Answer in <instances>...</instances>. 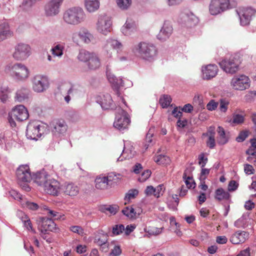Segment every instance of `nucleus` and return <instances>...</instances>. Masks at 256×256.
I'll use <instances>...</instances> for the list:
<instances>
[{
    "instance_id": "1",
    "label": "nucleus",
    "mask_w": 256,
    "mask_h": 256,
    "mask_svg": "<svg viewBox=\"0 0 256 256\" xmlns=\"http://www.w3.org/2000/svg\"><path fill=\"white\" fill-rule=\"evenodd\" d=\"M87 16L84 9L78 6L66 9L63 13L62 20L68 25L78 26L86 21Z\"/></svg>"
},
{
    "instance_id": "2",
    "label": "nucleus",
    "mask_w": 256,
    "mask_h": 256,
    "mask_svg": "<svg viewBox=\"0 0 256 256\" xmlns=\"http://www.w3.org/2000/svg\"><path fill=\"white\" fill-rule=\"evenodd\" d=\"M132 52L136 56L146 60L152 61L157 54L156 46L150 42H140L132 48Z\"/></svg>"
},
{
    "instance_id": "3",
    "label": "nucleus",
    "mask_w": 256,
    "mask_h": 256,
    "mask_svg": "<svg viewBox=\"0 0 256 256\" xmlns=\"http://www.w3.org/2000/svg\"><path fill=\"white\" fill-rule=\"evenodd\" d=\"M16 176L18 184L24 190L30 191V188L28 182H30L32 180V175L28 166L26 164L20 166L16 170Z\"/></svg>"
},
{
    "instance_id": "4",
    "label": "nucleus",
    "mask_w": 256,
    "mask_h": 256,
    "mask_svg": "<svg viewBox=\"0 0 256 256\" xmlns=\"http://www.w3.org/2000/svg\"><path fill=\"white\" fill-rule=\"evenodd\" d=\"M47 128L38 121L30 122L27 126L26 136L28 139L37 140L46 131Z\"/></svg>"
},
{
    "instance_id": "5",
    "label": "nucleus",
    "mask_w": 256,
    "mask_h": 256,
    "mask_svg": "<svg viewBox=\"0 0 256 256\" xmlns=\"http://www.w3.org/2000/svg\"><path fill=\"white\" fill-rule=\"evenodd\" d=\"M29 116L27 109L23 105H18L15 106L8 114V122L12 127L16 126L14 120L22 122L28 118Z\"/></svg>"
},
{
    "instance_id": "6",
    "label": "nucleus",
    "mask_w": 256,
    "mask_h": 256,
    "mask_svg": "<svg viewBox=\"0 0 256 256\" xmlns=\"http://www.w3.org/2000/svg\"><path fill=\"white\" fill-rule=\"evenodd\" d=\"M30 70L24 64L16 62L10 68L11 76L16 81H24L30 76Z\"/></svg>"
},
{
    "instance_id": "7",
    "label": "nucleus",
    "mask_w": 256,
    "mask_h": 256,
    "mask_svg": "<svg viewBox=\"0 0 256 256\" xmlns=\"http://www.w3.org/2000/svg\"><path fill=\"white\" fill-rule=\"evenodd\" d=\"M236 1H212L210 12L212 15H216L224 10L236 8Z\"/></svg>"
},
{
    "instance_id": "8",
    "label": "nucleus",
    "mask_w": 256,
    "mask_h": 256,
    "mask_svg": "<svg viewBox=\"0 0 256 256\" xmlns=\"http://www.w3.org/2000/svg\"><path fill=\"white\" fill-rule=\"evenodd\" d=\"M112 25L111 18L105 14H99L96 23L97 31L104 35H107L110 32Z\"/></svg>"
},
{
    "instance_id": "9",
    "label": "nucleus",
    "mask_w": 256,
    "mask_h": 256,
    "mask_svg": "<svg viewBox=\"0 0 256 256\" xmlns=\"http://www.w3.org/2000/svg\"><path fill=\"white\" fill-rule=\"evenodd\" d=\"M240 64V60L235 56H231L228 59L226 58L219 62L220 67L224 72L231 74L238 70Z\"/></svg>"
},
{
    "instance_id": "10",
    "label": "nucleus",
    "mask_w": 256,
    "mask_h": 256,
    "mask_svg": "<svg viewBox=\"0 0 256 256\" xmlns=\"http://www.w3.org/2000/svg\"><path fill=\"white\" fill-rule=\"evenodd\" d=\"M32 88L34 92L41 93L48 88L49 81L47 76L42 75H35L32 79Z\"/></svg>"
},
{
    "instance_id": "11",
    "label": "nucleus",
    "mask_w": 256,
    "mask_h": 256,
    "mask_svg": "<svg viewBox=\"0 0 256 256\" xmlns=\"http://www.w3.org/2000/svg\"><path fill=\"white\" fill-rule=\"evenodd\" d=\"M12 57L16 60H26L31 54V48L28 44L19 43L14 48Z\"/></svg>"
},
{
    "instance_id": "12",
    "label": "nucleus",
    "mask_w": 256,
    "mask_h": 256,
    "mask_svg": "<svg viewBox=\"0 0 256 256\" xmlns=\"http://www.w3.org/2000/svg\"><path fill=\"white\" fill-rule=\"evenodd\" d=\"M119 112L116 116L114 126L122 131L128 128L130 120L127 112L123 110H119Z\"/></svg>"
},
{
    "instance_id": "13",
    "label": "nucleus",
    "mask_w": 256,
    "mask_h": 256,
    "mask_svg": "<svg viewBox=\"0 0 256 256\" xmlns=\"http://www.w3.org/2000/svg\"><path fill=\"white\" fill-rule=\"evenodd\" d=\"M123 48L122 44L116 40L108 38L103 46V52L108 58H111L114 50L118 52L122 50Z\"/></svg>"
},
{
    "instance_id": "14",
    "label": "nucleus",
    "mask_w": 256,
    "mask_h": 256,
    "mask_svg": "<svg viewBox=\"0 0 256 256\" xmlns=\"http://www.w3.org/2000/svg\"><path fill=\"white\" fill-rule=\"evenodd\" d=\"M239 16L240 24L244 26L250 24L252 18L254 16L256 10L251 7H246L236 10Z\"/></svg>"
},
{
    "instance_id": "15",
    "label": "nucleus",
    "mask_w": 256,
    "mask_h": 256,
    "mask_svg": "<svg viewBox=\"0 0 256 256\" xmlns=\"http://www.w3.org/2000/svg\"><path fill=\"white\" fill-rule=\"evenodd\" d=\"M250 78L245 75L234 76L230 82L231 86L234 89L238 90H243L248 88L250 86Z\"/></svg>"
},
{
    "instance_id": "16",
    "label": "nucleus",
    "mask_w": 256,
    "mask_h": 256,
    "mask_svg": "<svg viewBox=\"0 0 256 256\" xmlns=\"http://www.w3.org/2000/svg\"><path fill=\"white\" fill-rule=\"evenodd\" d=\"M62 1H48L44 5V14L46 16H54L60 12Z\"/></svg>"
},
{
    "instance_id": "17",
    "label": "nucleus",
    "mask_w": 256,
    "mask_h": 256,
    "mask_svg": "<svg viewBox=\"0 0 256 256\" xmlns=\"http://www.w3.org/2000/svg\"><path fill=\"white\" fill-rule=\"evenodd\" d=\"M106 75L108 80L112 84L114 90H116V94L118 97L120 98L122 102L125 104L126 102L122 96H120V93L118 90L120 87L124 86L122 80L120 78H116L114 74L108 71L106 72Z\"/></svg>"
},
{
    "instance_id": "18",
    "label": "nucleus",
    "mask_w": 256,
    "mask_h": 256,
    "mask_svg": "<svg viewBox=\"0 0 256 256\" xmlns=\"http://www.w3.org/2000/svg\"><path fill=\"white\" fill-rule=\"evenodd\" d=\"M96 101L104 110H112L116 108L111 96L108 94H100L96 96Z\"/></svg>"
},
{
    "instance_id": "19",
    "label": "nucleus",
    "mask_w": 256,
    "mask_h": 256,
    "mask_svg": "<svg viewBox=\"0 0 256 256\" xmlns=\"http://www.w3.org/2000/svg\"><path fill=\"white\" fill-rule=\"evenodd\" d=\"M94 36L88 30L86 29H82L78 32H76L72 34V41L78 44L80 40L86 44H89L93 40Z\"/></svg>"
},
{
    "instance_id": "20",
    "label": "nucleus",
    "mask_w": 256,
    "mask_h": 256,
    "mask_svg": "<svg viewBox=\"0 0 256 256\" xmlns=\"http://www.w3.org/2000/svg\"><path fill=\"white\" fill-rule=\"evenodd\" d=\"M67 129V124L63 120H57L54 122L52 126V134L56 138L64 136Z\"/></svg>"
},
{
    "instance_id": "21",
    "label": "nucleus",
    "mask_w": 256,
    "mask_h": 256,
    "mask_svg": "<svg viewBox=\"0 0 256 256\" xmlns=\"http://www.w3.org/2000/svg\"><path fill=\"white\" fill-rule=\"evenodd\" d=\"M173 32V28L170 22H164L162 28L157 35V38L161 41H165L168 40Z\"/></svg>"
},
{
    "instance_id": "22",
    "label": "nucleus",
    "mask_w": 256,
    "mask_h": 256,
    "mask_svg": "<svg viewBox=\"0 0 256 256\" xmlns=\"http://www.w3.org/2000/svg\"><path fill=\"white\" fill-rule=\"evenodd\" d=\"M59 182L53 178H49L44 186V191L48 194L57 196L60 190Z\"/></svg>"
},
{
    "instance_id": "23",
    "label": "nucleus",
    "mask_w": 256,
    "mask_h": 256,
    "mask_svg": "<svg viewBox=\"0 0 256 256\" xmlns=\"http://www.w3.org/2000/svg\"><path fill=\"white\" fill-rule=\"evenodd\" d=\"M202 78L208 80L216 76L218 72L217 66L214 64H208L202 68Z\"/></svg>"
},
{
    "instance_id": "24",
    "label": "nucleus",
    "mask_w": 256,
    "mask_h": 256,
    "mask_svg": "<svg viewBox=\"0 0 256 256\" xmlns=\"http://www.w3.org/2000/svg\"><path fill=\"white\" fill-rule=\"evenodd\" d=\"M13 32L5 20L0 21V42L13 36Z\"/></svg>"
},
{
    "instance_id": "25",
    "label": "nucleus",
    "mask_w": 256,
    "mask_h": 256,
    "mask_svg": "<svg viewBox=\"0 0 256 256\" xmlns=\"http://www.w3.org/2000/svg\"><path fill=\"white\" fill-rule=\"evenodd\" d=\"M249 234L245 231L238 230L231 236L230 242L234 244L244 243L248 238Z\"/></svg>"
},
{
    "instance_id": "26",
    "label": "nucleus",
    "mask_w": 256,
    "mask_h": 256,
    "mask_svg": "<svg viewBox=\"0 0 256 256\" xmlns=\"http://www.w3.org/2000/svg\"><path fill=\"white\" fill-rule=\"evenodd\" d=\"M112 176H99L95 179V186L97 189L106 190L107 189L110 185V182L112 181L111 179Z\"/></svg>"
},
{
    "instance_id": "27",
    "label": "nucleus",
    "mask_w": 256,
    "mask_h": 256,
    "mask_svg": "<svg viewBox=\"0 0 256 256\" xmlns=\"http://www.w3.org/2000/svg\"><path fill=\"white\" fill-rule=\"evenodd\" d=\"M40 222L42 227L40 230L42 234L44 231L55 232L57 230L56 224L51 218H40Z\"/></svg>"
},
{
    "instance_id": "28",
    "label": "nucleus",
    "mask_w": 256,
    "mask_h": 256,
    "mask_svg": "<svg viewBox=\"0 0 256 256\" xmlns=\"http://www.w3.org/2000/svg\"><path fill=\"white\" fill-rule=\"evenodd\" d=\"M180 22L186 24L188 26L194 25L198 21L196 16L190 12L182 14L180 15Z\"/></svg>"
},
{
    "instance_id": "29",
    "label": "nucleus",
    "mask_w": 256,
    "mask_h": 256,
    "mask_svg": "<svg viewBox=\"0 0 256 256\" xmlns=\"http://www.w3.org/2000/svg\"><path fill=\"white\" fill-rule=\"evenodd\" d=\"M50 176L46 172L42 170L40 172H38L32 175V180L39 186H43L48 180Z\"/></svg>"
},
{
    "instance_id": "30",
    "label": "nucleus",
    "mask_w": 256,
    "mask_h": 256,
    "mask_svg": "<svg viewBox=\"0 0 256 256\" xmlns=\"http://www.w3.org/2000/svg\"><path fill=\"white\" fill-rule=\"evenodd\" d=\"M121 30L124 35L130 36L137 30L136 24L132 20L128 18Z\"/></svg>"
},
{
    "instance_id": "31",
    "label": "nucleus",
    "mask_w": 256,
    "mask_h": 256,
    "mask_svg": "<svg viewBox=\"0 0 256 256\" xmlns=\"http://www.w3.org/2000/svg\"><path fill=\"white\" fill-rule=\"evenodd\" d=\"M64 193L70 196H76L79 192L78 186L72 183L65 184L62 187Z\"/></svg>"
},
{
    "instance_id": "32",
    "label": "nucleus",
    "mask_w": 256,
    "mask_h": 256,
    "mask_svg": "<svg viewBox=\"0 0 256 256\" xmlns=\"http://www.w3.org/2000/svg\"><path fill=\"white\" fill-rule=\"evenodd\" d=\"M84 6L88 12H94L100 8V1H84Z\"/></svg>"
},
{
    "instance_id": "33",
    "label": "nucleus",
    "mask_w": 256,
    "mask_h": 256,
    "mask_svg": "<svg viewBox=\"0 0 256 256\" xmlns=\"http://www.w3.org/2000/svg\"><path fill=\"white\" fill-rule=\"evenodd\" d=\"M88 67L90 70H96L100 66V59L96 54H93L90 60H88Z\"/></svg>"
},
{
    "instance_id": "34",
    "label": "nucleus",
    "mask_w": 256,
    "mask_h": 256,
    "mask_svg": "<svg viewBox=\"0 0 256 256\" xmlns=\"http://www.w3.org/2000/svg\"><path fill=\"white\" fill-rule=\"evenodd\" d=\"M230 197V194L222 188H218L215 192V198L218 201L228 200Z\"/></svg>"
},
{
    "instance_id": "35",
    "label": "nucleus",
    "mask_w": 256,
    "mask_h": 256,
    "mask_svg": "<svg viewBox=\"0 0 256 256\" xmlns=\"http://www.w3.org/2000/svg\"><path fill=\"white\" fill-rule=\"evenodd\" d=\"M217 132L219 136L218 140V144L224 145L226 144L228 141V138L226 136L224 128L220 126H218Z\"/></svg>"
},
{
    "instance_id": "36",
    "label": "nucleus",
    "mask_w": 256,
    "mask_h": 256,
    "mask_svg": "<svg viewBox=\"0 0 256 256\" xmlns=\"http://www.w3.org/2000/svg\"><path fill=\"white\" fill-rule=\"evenodd\" d=\"M64 44H58L52 48L50 51L54 56L61 58L64 54Z\"/></svg>"
},
{
    "instance_id": "37",
    "label": "nucleus",
    "mask_w": 256,
    "mask_h": 256,
    "mask_svg": "<svg viewBox=\"0 0 256 256\" xmlns=\"http://www.w3.org/2000/svg\"><path fill=\"white\" fill-rule=\"evenodd\" d=\"M47 211V214L49 216V218L52 220H64V216L60 213H59L55 210H50L48 208H45Z\"/></svg>"
},
{
    "instance_id": "38",
    "label": "nucleus",
    "mask_w": 256,
    "mask_h": 256,
    "mask_svg": "<svg viewBox=\"0 0 256 256\" xmlns=\"http://www.w3.org/2000/svg\"><path fill=\"white\" fill-rule=\"evenodd\" d=\"M20 216L21 215L22 216L20 219L22 222L24 226L28 230H31L34 233H35V231L32 229V224L30 218L27 216L26 215L24 214L22 212H20L18 214Z\"/></svg>"
},
{
    "instance_id": "39",
    "label": "nucleus",
    "mask_w": 256,
    "mask_h": 256,
    "mask_svg": "<svg viewBox=\"0 0 256 256\" xmlns=\"http://www.w3.org/2000/svg\"><path fill=\"white\" fill-rule=\"evenodd\" d=\"M93 54L90 53L86 50H82L80 51L77 58L81 62H88Z\"/></svg>"
},
{
    "instance_id": "40",
    "label": "nucleus",
    "mask_w": 256,
    "mask_h": 256,
    "mask_svg": "<svg viewBox=\"0 0 256 256\" xmlns=\"http://www.w3.org/2000/svg\"><path fill=\"white\" fill-rule=\"evenodd\" d=\"M122 212L124 215H125L130 218H136L140 214L139 213H138L137 214V213L135 211L134 208L132 207L125 208L124 209L122 210Z\"/></svg>"
},
{
    "instance_id": "41",
    "label": "nucleus",
    "mask_w": 256,
    "mask_h": 256,
    "mask_svg": "<svg viewBox=\"0 0 256 256\" xmlns=\"http://www.w3.org/2000/svg\"><path fill=\"white\" fill-rule=\"evenodd\" d=\"M154 160L158 164L162 165L168 164L170 162L169 157L162 154H160L156 156L154 158Z\"/></svg>"
},
{
    "instance_id": "42",
    "label": "nucleus",
    "mask_w": 256,
    "mask_h": 256,
    "mask_svg": "<svg viewBox=\"0 0 256 256\" xmlns=\"http://www.w3.org/2000/svg\"><path fill=\"white\" fill-rule=\"evenodd\" d=\"M10 90L8 86L2 87L0 88V100L2 102H6L9 98Z\"/></svg>"
},
{
    "instance_id": "43",
    "label": "nucleus",
    "mask_w": 256,
    "mask_h": 256,
    "mask_svg": "<svg viewBox=\"0 0 256 256\" xmlns=\"http://www.w3.org/2000/svg\"><path fill=\"white\" fill-rule=\"evenodd\" d=\"M172 102V98L168 95L164 94L160 99V103L163 108H168Z\"/></svg>"
},
{
    "instance_id": "44",
    "label": "nucleus",
    "mask_w": 256,
    "mask_h": 256,
    "mask_svg": "<svg viewBox=\"0 0 256 256\" xmlns=\"http://www.w3.org/2000/svg\"><path fill=\"white\" fill-rule=\"evenodd\" d=\"M247 220L245 216H242L234 222V226L237 228H244L247 226Z\"/></svg>"
},
{
    "instance_id": "45",
    "label": "nucleus",
    "mask_w": 256,
    "mask_h": 256,
    "mask_svg": "<svg viewBox=\"0 0 256 256\" xmlns=\"http://www.w3.org/2000/svg\"><path fill=\"white\" fill-rule=\"evenodd\" d=\"M65 89L66 90L68 89V95L64 97V100L67 102L68 103L70 100V95L72 94L73 92V88L72 86L68 84H66L62 86V90H63Z\"/></svg>"
},
{
    "instance_id": "46",
    "label": "nucleus",
    "mask_w": 256,
    "mask_h": 256,
    "mask_svg": "<svg viewBox=\"0 0 256 256\" xmlns=\"http://www.w3.org/2000/svg\"><path fill=\"white\" fill-rule=\"evenodd\" d=\"M138 191L136 189H132L126 193L124 200L126 201H130L132 199L134 198L138 194Z\"/></svg>"
},
{
    "instance_id": "47",
    "label": "nucleus",
    "mask_w": 256,
    "mask_h": 256,
    "mask_svg": "<svg viewBox=\"0 0 256 256\" xmlns=\"http://www.w3.org/2000/svg\"><path fill=\"white\" fill-rule=\"evenodd\" d=\"M118 8L122 10H128L132 5V1H116Z\"/></svg>"
},
{
    "instance_id": "48",
    "label": "nucleus",
    "mask_w": 256,
    "mask_h": 256,
    "mask_svg": "<svg viewBox=\"0 0 256 256\" xmlns=\"http://www.w3.org/2000/svg\"><path fill=\"white\" fill-rule=\"evenodd\" d=\"M249 131L248 130H244L241 131L238 136L236 138V140L238 142H244L248 136Z\"/></svg>"
},
{
    "instance_id": "49",
    "label": "nucleus",
    "mask_w": 256,
    "mask_h": 256,
    "mask_svg": "<svg viewBox=\"0 0 256 256\" xmlns=\"http://www.w3.org/2000/svg\"><path fill=\"white\" fill-rule=\"evenodd\" d=\"M220 110L222 112H226L228 106L229 104V101L226 98H222L220 100Z\"/></svg>"
},
{
    "instance_id": "50",
    "label": "nucleus",
    "mask_w": 256,
    "mask_h": 256,
    "mask_svg": "<svg viewBox=\"0 0 256 256\" xmlns=\"http://www.w3.org/2000/svg\"><path fill=\"white\" fill-rule=\"evenodd\" d=\"M244 116L240 114H234L232 122L235 124H241L244 122Z\"/></svg>"
},
{
    "instance_id": "51",
    "label": "nucleus",
    "mask_w": 256,
    "mask_h": 256,
    "mask_svg": "<svg viewBox=\"0 0 256 256\" xmlns=\"http://www.w3.org/2000/svg\"><path fill=\"white\" fill-rule=\"evenodd\" d=\"M162 228H158L156 227L148 228H144L146 232L151 235H157L161 233Z\"/></svg>"
},
{
    "instance_id": "52",
    "label": "nucleus",
    "mask_w": 256,
    "mask_h": 256,
    "mask_svg": "<svg viewBox=\"0 0 256 256\" xmlns=\"http://www.w3.org/2000/svg\"><path fill=\"white\" fill-rule=\"evenodd\" d=\"M183 178L185 180V183L188 188L195 187L196 184L192 178L190 176L186 178V175L184 173L183 176Z\"/></svg>"
},
{
    "instance_id": "53",
    "label": "nucleus",
    "mask_w": 256,
    "mask_h": 256,
    "mask_svg": "<svg viewBox=\"0 0 256 256\" xmlns=\"http://www.w3.org/2000/svg\"><path fill=\"white\" fill-rule=\"evenodd\" d=\"M124 230V226L123 224H116L112 228V233L114 235H118L122 233Z\"/></svg>"
},
{
    "instance_id": "54",
    "label": "nucleus",
    "mask_w": 256,
    "mask_h": 256,
    "mask_svg": "<svg viewBox=\"0 0 256 256\" xmlns=\"http://www.w3.org/2000/svg\"><path fill=\"white\" fill-rule=\"evenodd\" d=\"M33 4V1H22V4L20 5V8L22 10H28L32 8Z\"/></svg>"
},
{
    "instance_id": "55",
    "label": "nucleus",
    "mask_w": 256,
    "mask_h": 256,
    "mask_svg": "<svg viewBox=\"0 0 256 256\" xmlns=\"http://www.w3.org/2000/svg\"><path fill=\"white\" fill-rule=\"evenodd\" d=\"M198 164L201 166V168H204L208 160V158L204 156V153H202L198 156Z\"/></svg>"
},
{
    "instance_id": "56",
    "label": "nucleus",
    "mask_w": 256,
    "mask_h": 256,
    "mask_svg": "<svg viewBox=\"0 0 256 256\" xmlns=\"http://www.w3.org/2000/svg\"><path fill=\"white\" fill-rule=\"evenodd\" d=\"M24 205L28 209L32 210H36L38 208V206L37 204L30 201H26V202L24 204Z\"/></svg>"
},
{
    "instance_id": "57",
    "label": "nucleus",
    "mask_w": 256,
    "mask_h": 256,
    "mask_svg": "<svg viewBox=\"0 0 256 256\" xmlns=\"http://www.w3.org/2000/svg\"><path fill=\"white\" fill-rule=\"evenodd\" d=\"M206 146L210 149L214 148L216 146V141L214 136H209L208 140L206 142Z\"/></svg>"
},
{
    "instance_id": "58",
    "label": "nucleus",
    "mask_w": 256,
    "mask_h": 256,
    "mask_svg": "<svg viewBox=\"0 0 256 256\" xmlns=\"http://www.w3.org/2000/svg\"><path fill=\"white\" fill-rule=\"evenodd\" d=\"M70 230L73 232L78 234L80 236H83L84 234V229L80 226H74L70 228Z\"/></svg>"
},
{
    "instance_id": "59",
    "label": "nucleus",
    "mask_w": 256,
    "mask_h": 256,
    "mask_svg": "<svg viewBox=\"0 0 256 256\" xmlns=\"http://www.w3.org/2000/svg\"><path fill=\"white\" fill-rule=\"evenodd\" d=\"M151 175V171L147 170H144L139 178L138 180L141 182L146 181Z\"/></svg>"
},
{
    "instance_id": "60",
    "label": "nucleus",
    "mask_w": 256,
    "mask_h": 256,
    "mask_svg": "<svg viewBox=\"0 0 256 256\" xmlns=\"http://www.w3.org/2000/svg\"><path fill=\"white\" fill-rule=\"evenodd\" d=\"M218 104V102H216L214 100H212L207 104L206 108L209 110H214L217 108Z\"/></svg>"
},
{
    "instance_id": "61",
    "label": "nucleus",
    "mask_w": 256,
    "mask_h": 256,
    "mask_svg": "<svg viewBox=\"0 0 256 256\" xmlns=\"http://www.w3.org/2000/svg\"><path fill=\"white\" fill-rule=\"evenodd\" d=\"M122 253V250L120 246H116L112 250V252L110 253V256H118Z\"/></svg>"
},
{
    "instance_id": "62",
    "label": "nucleus",
    "mask_w": 256,
    "mask_h": 256,
    "mask_svg": "<svg viewBox=\"0 0 256 256\" xmlns=\"http://www.w3.org/2000/svg\"><path fill=\"white\" fill-rule=\"evenodd\" d=\"M244 171L246 174H251L254 173V169L252 165L245 164L244 165Z\"/></svg>"
},
{
    "instance_id": "63",
    "label": "nucleus",
    "mask_w": 256,
    "mask_h": 256,
    "mask_svg": "<svg viewBox=\"0 0 256 256\" xmlns=\"http://www.w3.org/2000/svg\"><path fill=\"white\" fill-rule=\"evenodd\" d=\"M16 100L19 102H22L25 98H28L27 94L22 93L20 90L17 92L16 96Z\"/></svg>"
},
{
    "instance_id": "64",
    "label": "nucleus",
    "mask_w": 256,
    "mask_h": 256,
    "mask_svg": "<svg viewBox=\"0 0 256 256\" xmlns=\"http://www.w3.org/2000/svg\"><path fill=\"white\" fill-rule=\"evenodd\" d=\"M238 187V184L235 180H230L229 182L228 186V190L229 191H234Z\"/></svg>"
}]
</instances>
